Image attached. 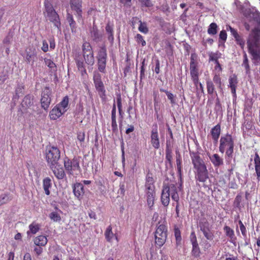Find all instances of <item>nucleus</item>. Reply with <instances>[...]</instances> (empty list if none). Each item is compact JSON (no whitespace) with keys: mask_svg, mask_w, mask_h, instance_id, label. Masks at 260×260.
<instances>
[{"mask_svg":"<svg viewBox=\"0 0 260 260\" xmlns=\"http://www.w3.org/2000/svg\"><path fill=\"white\" fill-rule=\"evenodd\" d=\"M248 51L255 64H260V20L253 28L247 40Z\"/></svg>","mask_w":260,"mask_h":260,"instance_id":"1","label":"nucleus"},{"mask_svg":"<svg viewBox=\"0 0 260 260\" xmlns=\"http://www.w3.org/2000/svg\"><path fill=\"white\" fill-rule=\"evenodd\" d=\"M234 148V141L231 135L226 134L220 137L219 150L222 153H225L227 161H230L233 157Z\"/></svg>","mask_w":260,"mask_h":260,"instance_id":"2","label":"nucleus"},{"mask_svg":"<svg viewBox=\"0 0 260 260\" xmlns=\"http://www.w3.org/2000/svg\"><path fill=\"white\" fill-rule=\"evenodd\" d=\"M175 202L179 200V197L178 193L177 187L176 185L171 184L169 185L164 186L161 192V202L162 204L167 207L170 203V197Z\"/></svg>","mask_w":260,"mask_h":260,"instance_id":"3","label":"nucleus"},{"mask_svg":"<svg viewBox=\"0 0 260 260\" xmlns=\"http://www.w3.org/2000/svg\"><path fill=\"white\" fill-rule=\"evenodd\" d=\"M93 81L95 88L98 92L102 103L105 104L107 102L106 90L104 84L102 80V76L97 71L93 72Z\"/></svg>","mask_w":260,"mask_h":260,"instance_id":"4","label":"nucleus"},{"mask_svg":"<svg viewBox=\"0 0 260 260\" xmlns=\"http://www.w3.org/2000/svg\"><path fill=\"white\" fill-rule=\"evenodd\" d=\"M154 180L152 177L147 175L145 183V192L147 205L150 209L153 206L155 197V186L153 184Z\"/></svg>","mask_w":260,"mask_h":260,"instance_id":"5","label":"nucleus"},{"mask_svg":"<svg viewBox=\"0 0 260 260\" xmlns=\"http://www.w3.org/2000/svg\"><path fill=\"white\" fill-rule=\"evenodd\" d=\"M44 6L45 12L46 13V16L48 18L49 20L52 22L56 27L59 28L61 24L59 17L53 8L52 5L50 3L47 2L45 3Z\"/></svg>","mask_w":260,"mask_h":260,"instance_id":"6","label":"nucleus"},{"mask_svg":"<svg viewBox=\"0 0 260 260\" xmlns=\"http://www.w3.org/2000/svg\"><path fill=\"white\" fill-rule=\"evenodd\" d=\"M96 59L98 70L101 73H105L106 72L107 59V49L105 46H102L100 47L98 52Z\"/></svg>","mask_w":260,"mask_h":260,"instance_id":"7","label":"nucleus"},{"mask_svg":"<svg viewBox=\"0 0 260 260\" xmlns=\"http://www.w3.org/2000/svg\"><path fill=\"white\" fill-rule=\"evenodd\" d=\"M167 228L164 224L158 225L155 232V243L158 246H162L167 239Z\"/></svg>","mask_w":260,"mask_h":260,"instance_id":"8","label":"nucleus"},{"mask_svg":"<svg viewBox=\"0 0 260 260\" xmlns=\"http://www.w3.org/2000/svg\"><path fill=\"white\" fill-rule=\"evenodd\" d=\"M82 3V0H70V8L76 16L78 22H83Z\"/></svg>","mask_w":260,"mask_h":260,"instance_id":"9","label":"nucleus"},{"mask_svg":"<svg viewBox=\"0 0 260 260\" xmlns=\"http://www.w3.org/2000/svg\"><path fill=\"white\" fill-rule=\"evenodd\" d=\"M60 157V152L54 146L49 147L46 152V158L48 162H57Z\"/></svg>","mask_w":260,"mask_h":260,"instance_id":"10","label":"nucleus"},{"mask_svg":"<svg viewBox=\"0 0 260 260\" xmlns=\"http://www.w3.org/2000/svg\"><path fill=\"white\" fill-rule=\"evenodd\" d=\"M197 170L196 178L200 182H205L208 178L207 167L205 164H193Z\"/></svg>","mask_w":260,"mask_h":260,"instance_id":"11","label":"nucleus"},{"mask_svg":"<svg viewBox=\"0 0 260 260\" xmlns=\"http://www.w3.org/2000/svg\"><path fill=\"white\" fill-rule=\"evenodd\" d=\"M51 90L48 87H45L41 93V104L44 110H47L51 103Z\"/></svg>","mask_w":260,"mask_h":260,"instance_id":"12","label":"nucleus"},{"mask_svg":"<svg viewBox=\"0 0 260 260\" xmlns=\"http://www.w3.org/2000/svg\"><path fill=\"white\" fill-rule=\"evenodd\" d=\"M153 127L151 131L150 142L152 147L158 149L160 147V141L159 139L157 125L155 124L153 125Z\"/></svg>","mask_w":260,"mask_h":260,"instance_id":"13","label":"nucleus"},{"mask_svg":"<svg viewBox=\"0 0 260 260\" xmlns=\"http://www.w3.org/2000/svg\"><path fill=\"white\" fill-rule=\"evenodd\" d=\"M197 55L191 54L190 61V73L191 77H199L198 63L196 60Z\"/></svg>","mask_w":260,"mask_h":260,"instance_id":"14","label":"nucleus"},{"mask_svg":"<svg viewBox=\"0 0 260 260\" xmlns=\"http://www.w3.org/2000/svg\"><path fill=\"white\" fill-rule=\"evenodd\" d=\"M75 61L78 70L80 72L81 76L83 78L87 77V73L85 69V64L81 55L78 54L76 56Z\"/></svg>","mask_w":260,"mask_h":260,"instance_id":"15","label":"nucleus"},{"mask_svg":"<svg viewBox=\"0 0 260 260\" xmlns=\"http://www.w3.org/2000/svg\"><path fill=\"white\" fill-rule=\"evenodd\" d=\"M50 168L52 169L54 175L58 179H62L65 176L64 171L61 164H51Z\"/></svg>","mask_w":260,"mask_h":260,"instance_id":"16","label":"nucleus"},{"mask_svg":"<svg viewBox=\"0 0 260 260\" xmlns=\"http://www.w3.org/2000/svg\"><path fill=\"white\" fill-rule=\"evenodd\" d=\"M65 112L55 105L49 112V117L52 120H56L60 118Z\"/></svg>","mask_w":260,"mask_h":260,"instance_id":"17","label":"nucleus"},{"mask_svg":"<svg viewBox=\"0 0 260 260\" xmlns=\"http://www.w3.org/2000/svg\"><path fill=\"white\" fill-rule=\"evenodd\" d=\"M221 134V125L218 123L213 127L210 131V134L214 142L217 143Z\"/></svg>","mask_w":260,"mask_h":260,"instance_id":"18","label":"nucleus"},{"mask_svg":"<svg viewBox=\"0 0 260 260\" xmlns=\"http://www.w3.org/2000/svg\"><path fill=\"white\" fill-rule=\"evenodd\" d=\"M238 84L237 77L234 74L229 78V86L231 89V92L234 97L236 98V88Z\"/></svg>","mask_w":260,"mask_h":260,"instance_id":"19","label":"nucleus"},{"mask_svg":"<svg viewBox=\"0 0 260 260\" xmlns=\"http://www.w3.org/2000/svg\"><path fill=\"white\" fill-rule=\"evenodd\" d=\"M73 192L75 196L79 199H80L84 193V187L81 183H76L73 187Z\"/></svg>","mask_w":260,"mask_h":260,"instance_id":"20","label":"nucleus"},{"mask_svg":"<svg viewBox=\"0 0 260 260\" xmlns=\"http://www.w3.org/2000/svg\"><path fill=\"white\" fill-rule=\"evenodd\" d=\"M33 96L30 94H27L25 95L22 102L21 106L24 110H26L29 108L32 105Z\"/></svg>","mask_w":260,"mask_h":260,"instance_id":"21","label":"nucleus"},{"mask_svg":"<svg viewBox=\"0 0 260 260\" xmlns=\"http://www.w3.org/2000/svg\"><path fill=\"white\" fill-rule=\"evenodd\" d=\"M26 52V56L25 59L26 61L29 63L31 60L37 56V51L35 48L32 47H29L27 48L25 50Z\"/></svg>","mask_w":260,"mask_h":260,"instance_id":"22","label":"nucleus"},{"mask_svg":"<svg viewBox=\"0 0 260 260\" xmlns=\"http://www.w3.org/2000/svg\"><path fill=\"white\" fill-rule=\"evenodd\" d=\"M56 105L66 113L69 106V98L68 96L66 95L63 97L61 101Z\"/></svg>","mask_w":260,"mask_h":260,"instance_id":"23","label":"nucleus"},{"mask_svg":"<svg viewBox=\"0 0 260 260\" xmlns=\"http://www.w3.org/2000/svg\"><path fill=\"white\" fill-rule=\"evenodd\" d=\"M105 30L106 34L108 36V39L110 43H113L114 41V30H113V25H111L108 22L106 26Z\"/></svg>","mask_w":260,"mask_h":260,"instance_id":"24","label":"nucleus"},{"mask_svg":"<svg viewBox=\"0 0 260 260\" xmlns=\"http://www.w3.org/2000/svg\"><path fill=\"white\" fill-rule=\"evenodd\" d=\"M90 33L91 36L93 41L95 42H100L101 41L102 35L99 34V30L96 25H93Z\"/></svg>","mask_w":260,"mask_h":260,"instance_id":"25","label":"nucleus"},{"mask_svg":"<svg viewBox=\"0 0 260 260\" xmlns=\"http://www.w3.org/2000/svg\"><path fill=\"white\" fill-rule=\"evenodd\" d=\"M105 235L106 239L109 242H112L114 239H115L118 241L117 236L114 235L112 231V228L111 225H109L106 229Z\"/></svg>","mask_w":260,"mask_h":260,"instance_id":"26","label":"nucleus"},{"mask_svg":"<svg viewBox=\"0 0 260 260\" xmlns=\"http://www.w3.org/2000/svg\"><path fill=\"white\" fill-rule=\"evenodd\" d=\"M34 242L35 244L38 246H44L47 243L48 240L46 236L40 235L36 237Z\"/></svg>","mask_w":260,"mask_h":260,"instance_id":"27","label":"nucleus"},{"mask_svg":"<svg viewBox=\"0 0 260 260\" xmlns=\"http://www.w3.org/2000/svg\"><path fill=\"white\" fill-rule=\"evenodd\" d=\"M40 224L36 222H32L28 226L29 230L27 232V234L29 236L30 234H36L40 229Z\"/></svg>","mask_w":260,"mask_h":260,"instance_id":"28","label":"nucleus"},{"mask_svg":"<svg viewBox=\"0 0 260 260\" xmlns=\"http://www.w3.org/2000/svg\"><path fill=\"white\" fill-rule=\"evenodd\" d=\"M166 158L169 162H171L173 160L172 149L170 143L168 141L166 143Z\"/></svg>","mask_w":260,"mask_h":260,"instance_id":"29","label":"nucleus"},{"mask_svg":"<svg viewBox=\"0 0 260 260\" xmlns=\"http://www.w3.org/2000/svg\"><path fill=\"white\" fill-rule=\"evenodd\" d=\"M82 48L83 56H85V55H91L93 54L92 47L89 43H84L82 45Z\"/></svg>","mask_w":260,"mask_h":260,"instance_id":"30","label":"nucleus"},{"mask_svg":"<svg viewBox=\"0 0 260 260\" xmlns=\"http://www.w3.org/2000/svg\"><path fill=\"white\" fill-rule=\"evenodd\" d=\"M206 86H207V90L208 94L212 95L215 92L217 95L216 92L215 91V86L213 81L210 80H208L206 81Z\"/></svg>","mask_w":260,"mask_h":260,"instance_id":"31","label":"nucleus"},{"mask_svg":"<svg viewBox=\"0 0 260 260\" xmlns=\"http://www.w3.org/2000/svg\"><path fill=\"white\" fill-rule=\"evenodd\" d=\"M67 19L71 27L72 31H75L76 28V23L74 19L73 15L70 13H68L67 15Z\"/></svg>","mask_w":260,"mask_h":260,"instance_id":"32","label":"nucleus"},{"mask_svg":"<svg viewBox=\"0 0 260 260\" xmlns=\"http://www.w3.org/2000/svg\"><path fill=\"white\" fill-rule=\"evenodd\" d=\"M51 179L49 177L45 178L43 180V188L47 195L50 194L49 188L51 186Z\"/></svg>","mask_w":260,"mask_h":260,"instance_id":"33","label":"nucleus"},{"mask_svg":"<svg viewBox=\"0 0 260 260\" xmlns=\"http://www.w3.org/2000/svg\"><path fill=\"white\" fill-rule=\"evenodd\" d=\"M116 102L117 105V107L118 109L119 116H121V118L123 117V112L122 111V98L120 93L116 94Z\"/></svg>","mask_w":260,"mask_h":260,"instance_id":"34","label":"nucleus"},{"mask_svg":"<svg viewBox=\"0 0 260 260\" xmlns=\"http://www.w3.org/2000/svg\"><path fill=\"white\" fill-rule=\"evenodd\" d=\"M213 81L217 85V87L221 90H222V86L221 79L220 76V73H216L213 77Z\"/></svg>","mask_w":260,"mask_h":260,"instance_id":"35","label":"nucleus"},{"mask_svg":"<svg viewBox=\"0 0 260 260\" xmlns=\"http://www.w3.org/2000/svg\"><path fill=\"white\" fill-rule=\"evenodd\" d=\"M217 28H218V26H217V25L216 24V23H215L214 22L211 23L208 27V29L207 30L208 33L209 35H216L217 32Z\"/></svg>","mask_w":260,"mask_h":260,"instance_id":"36","label":"nucleus"},{"mask_svg":"<svg viewBox=\"0 0 260 260\" xmlns=\"http://www.w3.org/2000/svg\"><path fill=\"white\" fill-rule=\"evenodd\" d=\"M190 156L192 159V162H201L202 161L200 154L198 152H190Z\"/></svg>","mask_w":260,"mask_h":260,"instance_id":"37","label":"nucleus"},{"mask_svg":"<svg viewBox=\"0 0 260 260\" xmlns=\"http://www.w3.org/2000/svg\"><path fill=\"white\" fill-rule=\"evenodd\" d=\"M209 61H214L216 62L218 61V59L221 57V53L218 51H217L215 53L211 52L209 54Z\"/></svg>","mask_w":260,"mask_h":260,"instance_id":"38","label":"nucleus"},{"mask_svg":"<svg viewBox=\"0 0 260 260\" xmlns=\"http://www.w3.org/2000/svg\"><path fill=\"white\" fill-rule=\"evenodd\" d=\"M139 26L138 27V30L144 34H146L149 31V29L147 26V24L146 22H142L140 20H139Z\"/></svg>","mask_w":260,"mask_h":260,"instance_id":"39","label":"nucleus"},{"mask_svg":"<svg viewBox=\"0 0 260 260\" xmlns=\"http://www.w3.org/2000/svg\"><path fill=\"white\" fill-rule=\"evenodd\" d=\"M83 57L86 64L90 66H92L94 64V57L93 54L91 55H85V56Z\"/></svg>","mask_w":260,"mask_h":260,"instance_id":"40","label":"nucleus"},{"mask_svg":"<svg viewBox=\"0 0 260 260\" xmlns=\"http://www.w3.org/2000/svg\"><path fill=\"white\" fill-rule=\"evenodd\" d=\"M244 59L243 61L242 66H244L246 69V73L247 74L250 72V66L248 63V59L247 54L245 52H244L243 55Z\"/></svg>","mask_w":260,"mask_h":260,"instance_id":"41","label":"nucleus"},{"mask_svg":"<svg viewBox=\"0 0 260 260\" xmlns=\"http://www.w3.org/2000/svg\"><path fill=\"white\" fill-rule=\"evenodd\" d=\"M175 237L176 241V245H179L181 244V232L178 228H175L174 229Z\"/></svg>","mask_w":260,"mask_h":260,"instance_id":"42","label":"nucleus"},{"mask_svg":"<svg viewBox=\"0 0 260 260\" xmlns=\"http://www.w3.org/2000/svg\"><path fill=\"white\" fill-rule=\"evenodd\" d=\"M224 231L225 232L226 235L230 238L231 239H234L235 238L234 232L229 226H225L224 228Z\"/></svg>","mask_w":260,"mask_h":260,"instance_id":"43","label":"nucleus"},{"mask_svg":"<svg viewBox=\"0 0 260 260\" xmlns=\"http://www.w3.org/2000/svg\"><path fill=\"white\" fill-rule=\"evenodd\" d=\"M50 218L54 222L60 221L61 217L60 215L56 212H52L49 214Z\"/></svg>","mask_w":260,"mask_h":260,"instance_id":"44","label":"nucleus"},{"mask_svg":"<svg viewBox=\"0 0 260 260\" xmlns=\"http://www.w3.org/2000/svg\"><path fill=\"white\" fill-rule=\"evenodd\" d=\"M154 108L155 114L156 115L157 118H158L159 117L158 112L160 109V104L156 100V96L154 99Z\"/></svg>","mask_w":260,"mask_h":260,"instance_id":"45","label":"nucleus"},{"mask_svg":"<svg viewBox=\"0 0 260 260\" xmlns=\"http://www.w3.org/2000/svg\"><path fill=\"white\" fill-rule=\"evenodd\" d=\"M142 7L150 8L153 6L151 0H139Z\"/></svg>","mask_w":260,"mask_h":260,"instance_id":"46","label":"nucleus"},{"mask_svg":"<svg viewBox=\"0 0 260 260\" xmlns=\"http://www.w3.org/2000/svg\"><path fill=\"white\" fill-rule=\"evenodd\" d=\"M237 44L239 45L242 49L245 46V41L240 35H238L235 37Z\"/></svg>","mask_w":260,"mask_h":260,"instance_id":"47","label":"nucleus"},{"mask_svg":"<svg viewBox=\"0 0 260 260\" xmlns=\"http://www.w3.org/2000/svg\"><path fill=\"white\" fill-rule=\"evenodd\" d=\"M191 80L196 87L197 90H198L200 83H201V82H199V77H191ZM197 95L198 97H199V93L198 92V91H197Z\"/></svg>","mask_w":260,"mask_h":260,"instance_id":"48","label":"nucleus"},{"mask_svg":"<svg viewBox=\"0 0 260 260\" xmlns=\"http://www.w3.org/2000/svg\"><path fill=\"white\" fill-rule=\"evenodd\" d=\"M135 38L136 39V41L138 44H141L142 46H145L146 45V42L141 35L138 34Z\"/></svg>","mask_w":260,"mask_h":260,"instance_id":"49","label":"nucleus"},{"mask_svg":"<svg viewBox=\"0 0 260 260\" xmlns=\"http://www.w3.org/2000/svg\"><path fill=\"white\" fill-rule=\"evenodd\" d=\"M192 254L196 257H198L200 256V249L198 244L192 245Z\"/></svg>","mask_w":260,"mask_h":260,"instance_id":"50","label":"nucleus"},{"mask_svg":"<svg viewBox=\"0 0 260 260\" xmlns=\"http://www.w3.org/2000/svg\"><path fill=\"white\" fill-rule=\"evenodd\" d=\"M210 158L212 162H222V159L217 154H213Z\"/></svg>","mask_w":260,"mask_h":260,"instance_id":"51","label":"nucleus"},{"mask_svg":"<svg viewBox=\"0 0 260 260\" xmlns=\"http://www.w3.org/2000/svg\"><path fill=\"white\" fill-rule=\"evenodd\" d=\"M44 62L45 64L50 69L56 68L55 63L50 59L45 58Z\"/></svg>","mask_w":260,"mask_h":260,"instance_id":"52","label":"nucleus"},{"mask_svg":"<svg viewBox=\"0 0 260 260\" xmlns=\"http://www.w3.org/2000/svg\"><path fill=\"white\" fill-rule=\"evenodd\" d=\"M200 228L201 231L203 232V234L210 230L208 226V223L207 222L200 224Z\"/></svg>","mask_w":260,"mask_h":260,"instance_id":"53","label":"nucleus"},{"mask_svg":"<svg viewBox=\"0 0 260 260\" xmlns=\"http://www.w3.org/2000/svg\"><path fill=\"white\" fill-rule=\"evenodd\" d=\"M13 38L12 33L9 32L8 35L5 37L3 40V43L5 44L9 45L11 43V40Z\"/></svg>","mask_w":260,"mask_h":260,"instance_id":"54","label":"nucleus"},{"mask_svg":"<svg viewBox=\"0 0 260 260\" xmlns=\"http://www.w3.org/2000/svg\"><path fill=\"white\" fill-rule=\"evenodd\" d=\"M239 224L240 229L242 233V235L244 237H246L247 231H246V229L245 226H244V225L243 224V223H242V222L241 220L239 221Z\"/></svg>","mask_w":260,"mask_h":260,"instance_id":"55","label":"nucleus"},{"mask_svg":"<svg viewBox=\"0 0 260 260\" xmlns=\"http://www.w3.org/2000/svg\"><path fill=\"white\" fill-rule=\"evenodd\" d=\"M167 96L168 99L170 101V103L172 105H174L176 103V101L174 99V95L171 92L169 91L167 92Z\"/></svg>","mask_w":260,"mask_h":260,"instance_id":"56","label":"nucleus"},{"mask_svg":"<svg viewBox=\"0 0 260 260\" xmlns=\"http://www.w3.org/2000/svg\"><path fill=\"white\" fill-rule=\"evenodd\" d=\"M190 241L191 242L192 245H198V242L197 240V237L196 234L194 232H192L190 236Z\"/></svg>","mask_w":260,"mask_h":260,"instance_id":"57","label":"nucleus"},{"mask_svg":"<svg viewBox=\"0 0 260 260\" xmlns=\"http://www.w3.org/2000/svg\"><path fill=\"white\" fill-rule=\"evenodd\" d=\"M112 123L111 127L113 132L115 133L118 131L117 124L116 122V118H111Z\"/></svg>","mask_w":260,"mask_h":260,"instance_id":"58","label":"nucleus"},{"mask_svg":"<svg viewBox=\"0 0 260 260\" xmlns=\"http://www.w3.org/2000/svg\"><path fill=\"white\" fill-rule=\"evenodd\" d=\"M204 235L206 238L209 241H212L213 239V233L211 230H209L208 232L205 233Z\"/></svg>","mask_w":260,"mask_h":260,"instance_id":"59","label":"nucleus"},{"mask_svg":"<svg viewBox=\"0 0 260 260\" xmlns=\"http://www.w3.org/2000/svg\"><path fill=\"white\" fill-rule=\"evenodd\" d=\"M251 161L254 160V162H260V157L256 152L251 155Z\"/></svg>","mask_w":260,"mask_h":260,"instance_id":"60","label":"nucleus"},{"mask_svg":"<svg viewBox=\"0 0 260 260\" xmlns=\"http://www.w3.org/2000/svg\"><path fill=\"white\" fill-rule=\"evenodd\" d=\"M85 132H80L77 134V139L80 142H83L85 140Z\"/></svg>","mask_w":260,"mask_h":260,"instance_id":"61","label":"nucleus"},{"mask_svg":"<svg viewBox=\"0 0 260 260\" xmlns=\"http://www.w3.org/2000/svg\"><path fill=\"white\" fill-rule=\"evenodd\" d=\"M41 49L44 52H46L48 51V44L46 40L43 41Z\"/></svg>","mask_w":260,"mask_h":260,"instance_id":"62","label":"nucleus"},{"mask_svg":"<svg viewBox=\"0 0 260 260\" xmlns=\"http://www.w3.org/2000/svg\"><path fill=\"white\" fill-rule=\"evenodd\" d=\"M219 38H220V39H221L223 41H225L226 40L227 34H226L225 30H222L220 32Z\"/></svg>","mask_w":260,"mask_h":260,"instance_id":"63","label":"nucleus"},{"mask_svg":"<svg viewBox=\"0 0 260 260\" xmlns=\"http://www.w3.org/2000/svg\"><path fill=\"white\" fill-rule=\"evenodd\" d=\"M255 170L258 179L260 177V164H255Z\"/></svg>","mask_w":260,"mask_h":260,"instance_id":"64","label":"nucleus"}]
</instances>
